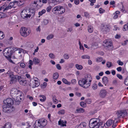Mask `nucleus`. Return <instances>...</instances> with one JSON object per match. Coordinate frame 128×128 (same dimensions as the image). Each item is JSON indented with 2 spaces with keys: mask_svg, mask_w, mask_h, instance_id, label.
Wrapping results in <instances>:
<instances>
[{
  "mask_svg": "<svg viewBox=\"0 0 128 128\" xmlns=\"http://www.w3.org/2000/svg\"><path fill=\"white\" fill-rule=\"evenodd\" d=\"M56 68L58 69L59 70H60L61 69V67L59 64H57L56 65Z\"/></svg>",
  "mask_w": 128,
  "mask_h": 128,
  "instance_id": "obj_58",
  "label": "nucleus"
},
{
  "mask_svg": "<svg viewBox=\"0 0 128 128\" xmlns=\"http://www.w3.org/2000/svg\"><path fill=\"white\" fill-rule=\"evenodd\" d=\"M103 124L102 122H100L98 119H92L90 121L89 126L90 128H103Z\"/></svg>",
  "mask_w": 128,
  "mask_h": 128,
  "instance_id": "obj_2",
  "label": "nucleus"
},
{
  "mask_svg": "<svg viewBox=\"0 0 128 128\" xmlns=\"http://www.w3.org/2000/svg\"><path fill=\"white\" fill-rule=\"evenodd\" d=\"M75 66L76 68L78 69L81 70L82 68V65H79L78 64H76Z\"/></svg>",
  "mask_w": 128,
  "mask_h": 128,
  "instance_id": "obj_35",
  "label": "nucleus"
},
{
  "mask_svg": "<svg viewBox=\"0 0 128 128\" xmlns=\"http://www.w3.org/2000/svg\"><path fill=\"white\" fill-rule=\"evenodd\" d=\"M52 8V7L51 6H48V7H47L46 9V10L48 12H49L50 11V10Z\"/></svg>",
  "mask_w": 128,
  "mask_h": 128,
  "instance_id": "obj_52",
  "label": "nucleus"
},
{
  "mask_svg": "<svg viewBox=\"0 0 128 128\" xmlns=\"http://www.w3.org/2000/svg\"><path fill=\"white\" fill-rule=\"evenodd\" d=\"M80 105L81 106L83 107H84L85 106V104L83 102H80Z\"/></svg>",
  "mask_w": 128,
  "mask_h": 128,
  "instance_id": "obj_55",
  "label": "nucleus"
},
{
  "mask_svg": "<svg viewBox=\"0 0 128 128\" xmlns=\"http://www.w3.org/2000/svg\"><path fill=\"white\" fill-rule=\"evenodd\" d=\"M7 73L8 75V76L10 78H14L15 76H14L13 73L12 72L8 71Z\"/></svg>",
  "mask_w": 128,
  "mask_h": 128,
  "instance_id": "obj_25",
  "label": "nucleus"
},
{
  "mask_svg": "<svg viewBox=\"0 0 128 128\" xmlns=\"http://www.w3.org/2000/svg\"><path fill=\"white\" fill-rule=\"evenodd\" d=\"M102 60V58L101 57H98L96 59V61L98 62H101Z\"/></svg>",
  "mask_w": 128,
  "mask_h": 128,
  "instance_id": "obj_44",
  "label": "nucleus"
},
{
  "mask_svg": "<svg viewBox=\"0 0 128 128\" xmlns=\"http://www.w3.org/2000/svg\"><path fill=\"white\" fill-rule=\"evenodd\" d=\"M79 44L80 46V50H84V48L83 46H82V44L81 43L80 41H79Z\"/></svg>",
  "mask_w": 128,
  "mask_h": 128,
  "instance_id": "obj_45",
  "label": "nucleus"
},
{
  "mask_svg": "<svg viewBox=\"0 0 128 128\" xmlns=\"http://www.w3.org/2000/svg\"><path fill=\"white\" fill-rule=\"evenodd\" d=\"M18 76H15L14 78H11V79L10 81V84H12L16 82L17 80V78H18Z\"/></svg>",
  "mask_w": 128,
  "mask_h": 128,
  "instance_id": "obj_21",
  "label": "nucleus"
},
{
  "mask_svg": "<svg viewBox=\"0 0 128 128\" xmlns=\"http://www.w3.org/2000/svg\"><path fill=\"white\" fill-rule=\"evenodd\" d=\"M86 102L88 104H90L91 103V100L90 99H88L86 100Z\"/></svg>",
  "mask_w": 128,
  "mask_h": 128,
  "instance_id": "obj_53",
  "label": "nucleus"
},
{
  "mask_svg": "<svg viewBox=\"0 0 128 128\" xmlns=\"http://www.w3.org/2000/svg\"><path fill=\"white\" fill-rule=\"evenodd\" d=\"M54 37V36L53 34H50L48 36L46 37V38L48 40H49L50 39Z\"/></svg>",
  "mask_w": 128,
  "mask_h": 128,
  "instance_id": "obj_39",
  "label": "nucleus"
},
{
  "mask_svg": "<svg viewBox=\"0 0 128 128\" xmlns=\"http://www.w3.org/2000/svg\"><path fill=\"white\" fill-rule=\"evenodd\" d=\"M27 10L28 11V18H30L31 16H33L34 15L35 13L34 10L32 9H28Z\"/></svg>",
  "mask_w": 128,
  "mask_h": 128,
  "instance_id": "obj_18",
  "label": "nucleus"
},
{
  "mask_svg": "<svg viewBox=\"0 0 128 128\" xmlns=\"http://www.w3.org/2000/svg\"><path fill=\"white\" fill-rule=\"evenodd\" d=\"M33 62L35 64H38L40 63V60L37 58H34L33 60Z\"/></svg>",
  "mask_w": 128,
  "mask_h": 128,
  "instance_id": "obj_23",
  "label": "nucleus"
},
{
  "mask_svg": "<svg viewBox=\"0 0 128 128\" xmlns=\"http://www.w3.org/2000/svg\"><path fill=\"white\" fill-rule=\"evenodd\" d=\"M18 79L20 84L23 86H25L27 83V81L22 78L20 76H18Z\"/></svg>",
  "mask_w": 128,
  "mask_h": 128,
  "instance_id": "obj_16",
  "label": "nucleus"
},
{
  "mask_svg": "<svg viewBox=\"0 0 128 128\" xmlns=\"http://www.w3.org/2000/svg\"><path fill=\"white\" fill-rule=\"evenodd\" d=\"M37 121V123L40 126V125L43 127L47 124V121L45 119H40L38 120Z\"/></svg>",
  "mask_w": 128,
  "mask_h": 128,
  "instance_id": "obj_12",
  "label": "nucleus"
},
{
  "mask_svg": "<svg viewBox=\"0 0 128 128\" xmlns=\"http://www.w3.org/2000/svg\"><path fill=\"white\" fill-rule=\"evenodd\" d=\"M112 64L111 62H107L106 65L108 68H110L112 66Z\"/></svg>",
  "mask_w": 128,
  "mask_h": 128,
  "instance_id": "obj_42",
  "label": "nucleus"
},
{
  "mask_svg": "<svg viewBox=\"0 0 128 128\" xmlns=\"http://www.w3.org/2000/svg\"><path fill=\"white\" fill-rule=\"evenodd\" d=\"M92 79L90 75H86L78 81V84L81 86L85 88H87L90 85Z\"/></svg>",
  "mask_w": 128,
  "mask_h": 128,
  "instance_id": "obj_1",
  "label": "nucleus"
},
{
  "mask_svg": "<svg viewBox=\"0 0 128 128\" xmlns=\"http://www.w3.org/2000/svg\"><path fill=\"white\" fill-rule=\"evenodd\" d=\"M116 76L117 77L120 79L122 80V76L120 74H116Z\"/></svg>",
  "mask_w": 128,
  "mask_h": 128,
  "instance_id": "obj_56",
  "label": "nucleus"
},
{
  "mask_svg": "<svg viewBox=\"0 0 128 128\" xmlns=\"http://www.w3.org/2000/svg\"><path fill=\"white\" fill-rule=\"evenodd\" d=\"M117 63L119 65L122 66L124 64L123 62L121 61L120 60H118L117 62Z\"/></svg>",
  "mask_w": 128,
  "mask_h": 128,
  "instance_id": "obj_51",
  "label": "nucleus"
},
{
  "mask_svg": "<svg viewBox=\"0 0 128 128\" xmlns=\"http://www.w3.org/2000/svg\"><path fill=\"white\" fill-rule=\"evenodd\" d=\"M28 10L27 9L23 10L21 13L22 17L24 18H28Z\"/></svg>",
  "mask_w": 128,
  "mask_h": 128,
  "instance_id": "obj_13",
  "label": "nucleus"
},
{
  "mask_svg": "<svg viewBox=\"0 0 128 128\" xmlns=\"http://www.w3.org/2000/svg\"><path fill=\"white\" fill-rule=\"evenodd\" d=\"M19 92H21L18 90L16 88H12L10 90V92L11 96L14 97H15V96L18 94Z\"/></svg>",
  "mask_w": 128,
  "mask_h": 128,
  "instance_id": "obj_11",
  "label": "nucleus"
},
{
  "mask_svg": "<svg viewBox=\"0 0 128 128\" xmlns=\"http://www.w3.org/2000/svg\"><path fill=\"white\" fill-rule=\"evenodd\" d=\"M34 128H44V127L40 125H39L37 123V122H36L34 125Z\"/></svg>",
  "mask_w": 128,
  "mask_h": 128,
  "instance_id": "obj_26",
  "label": "nucleus"
},
{
  "mask_svg": "<svg viewBox=\"0 0 128 128\" xmlns=\"http://www.w3.org/2000/svg\"><path fill=\"white\" fill-rule=\"evenodd\" d=\"M4 104H6L8 106H12L11 105L13 104V100L10 98H8L6 100H4Z\"/></svg>",
  "mask_w": 128,
  "mask_h": 128,
  "instance_id": "obj_14",
  "label": "nucleus"
},
{
  "mask_svg": "<svg viewBox=\"0 0 128 128\" xmlns=\"http://www.w3.org/2000/svg\"><path fill=\"white\" fill-rule=\"evenodd\" d=\"M12 8V6H11L10 5V4H9L7 6V8H6V10H8L9 9H10Z\"/></svg>",
  "mask_w": 128,
  "mask_h": 128,
  "instance_id": "obj_61",
  "label": "nucleus"
},
{
  "mask_svg": "<svg viewBox=\"0 0 128 128\" xmlns=\"http://www.w3.org/2000/svg\"><path fill=\"white\" fill-rule=\"evenodd\" d=\"M101 30L104 33H106L109 31L110 29L107 25L102 24L101 26Z\"/></svg>",
  "mask_w": 128,
  "mask_h": 128,
  "instance_id": "obj_15",
  "label": "nucleus"
},
{
  "mask_svg": "<svg viewBox=\"0 0 128 128\" xmlns=\"http://www.w3.org/2000/svg\"><path fill=\"white\" fill-rule=\"evenodd\" d=\"M41 0H37L36 1H35L34 2V4H37L39 2L40 3H41Z\"/></svg>",
  "mask_w": 128,
  "mask_h": 128,
  "instance_id": "obj_63",
  "label": "nucleus"
},
{
  "mask_svg": "<svg viewBox=\"0 0 128 128\" xmlns=\"http://www.w3.org/2000/svg\"><path fill=\"white\" fill-rule=\"evenodd\" d=\"M57 11H58V12L59 14H62L65 12V9L62 6H57L53 8L52 12L54 14H56Z\"/></svg>",
  "mask_w": 128,
  "mask_h": 128,
  "instance_id": "obj_3",
  "label": "nucleus"
},
{
  "mask_svg": "<svg viewBox=\"0 0 128 128\" xmlns=\"http://www.w3.org/2000/svg\"><path fill=\"white\" fill-rule=\"evenodd\" d=\"M3 54L6 58H10L12 54L11 50L7 48H6L3 52Z\"/></svg>",
  "mask_w": 128,
  "mask_h": 128,
  "instance_id": "obj_10",
  "label": "nucleus"
},
{
  "mask_svg": "<svg viewBox=\"0 0 128 128\" xmlns=\"http://www.w3.org/2000/svg\"><path fill=\"white\" fill-rule=\"evenodd\" d=\"M58 77V74L57 73H55L54 74L53 78L54 80L57 79Z\"/></svg>",
  "mask_w": 128,
  "mask_h": 128,
  "instance_id": "obj_36",
  "label": "nucleus"
},
{
  "mask_svg": "<svg viewBox=\"0 0 128 128\" xmlns=\"http://www.w3.org/2000/svg\"><path fill=\"white\" fill-rule=\"evenodd\" d=\"M114 121L112 119H110L108 120L106 122L104 126L106 128H108L112 126L113 124L112 127L114 128L115 127L117 124V122L114 124Z\"/></svg>",
  "mask_w": 128,
  "mask_h": 128,
  "instance_id": "obj_9",
  "label": "nucleus"
},
{
  "mask_svg": "<svg viewBox=\"0 0 128 128\" xmlns=\"http://www.w3.org/2000/svg\"><path fill=\"white\" fill-rule=\"evenodd\" d=\"M39 97L40 98V100L41 102H45L46 100V97L43 95H40L39 96Z\"/></svg>",
  "mask_w": 128,
  "mask_h": 128,
  "instance_id": "obj_19",
  "label": "nucleus"
},
{
  "mask_svg": "<svg viewBox=\"0 0 128 128\" xmlns=\"http://www.w3.org/2000/svg\"><path fill=\"white\" fill-rule=\"evenodd\" d=\"M84 16L86 18L89 17V14L87 12H84Z\"/></svg>",
  "mask_w": 128,
  "mask_h": 128,
  "instance_id": "obj_49",
  "label": "nucleus"
},
{
  "mask_svg": "<svg viewBox=\"0 0 128 128\" xmlns=\"http://www.w3.org/2000/svg\"><path fill=\"white\" fill-rule=\"evenodd\" d=\"M65 113V110L64 109H62L58 112V114H64Z\"/></svg>",
  "mask_w": 128,
  "mask_h": 128,
  "instance_id": "obj_31",
  "label": "nucleus"
},
{
  "mask_svg": "<svg viewBox=\"0 0 128 128\" xmlns=\"http://www.w3.org/2000/svg\"><path fill=\"white\" fill-rule=\"evenodd\" d=\"M103 42L104 44V46L106 49L110 50L113 48L112 42L110 40H105Z\"/></svg>",
  "mask_w": 128,
  "mask_h": 128,
  "instance_id": "obj_6",
  "label": "nucleus"
},
{
  "mask_svg": "<svg viewBox=\"0 0 128 128\" xmlns=\"http://www.w3.org/2000/svg\"><path fill=\"white\" fill-rule=\"evenodd\" d=\"M49 57L52 59H54L55 58V56L54 54L52 53H50L49 55Z\"/></svg>",
  "mask_w": 128,
  "mask_h": 128,
  "instance_id": "obj_47",
  "label": "nucleus"
},
{
  "mask_svg": "<svg viewBox=\"0 0 128 128\" xmlns=\"http://www.w3.org/2000/svg\"><path fill=\"white\" fill-rule=\"evenodd\" d=\"M122 111H118L117 112L118 118H119L122 115Z\"/></svg>",
  "mask_w": 128,
  "mask_h": 128,
  "instance_id": "obj_32",
  "label": "nucleus"
},
{
  "mask_svg": "<svg viewBox=\"0 0 128 128\" xmlns=\"http://www.w3.org/2000/svg\"><path fill=\"white\" fill-rule=\"evenodd\" d=\"M20 32L21 35L23 37H26L28 36L30 33L29 30L24 27H22L20 30Z\"/></svg>",
  "mask_w": 128,
  "mask_h": 128,
  "instance_id": "obj_4",
  "label": "nucleus"
},
{
  "mask_svg": "<svg viewBox=\"0 0 128 128\" xmlns=\"http://www.w3.org/2000/svg\"><path fill=\"white\" fill-rule=\"evenodd\" d=\"M12 125L11 123L9 122L6 123L4 125V127L1 128H11Z\"/></svg>",
  "mask_w": 128,
  "mask_h": 128,
  "instance_id": "obj_22",
  "label": "nucleus"
},
{
  "mask_svg": "<svg viewBox=\"0 0 128 128\" xmlns=\"http://www.w3.org/2000/svg\"><path fill=\"white\" fill-rule=\"evenodd\" d=\"M33 81H31L30 82V85L32 88L38 86L40 85V82H38V79L36 78H34Z\"/></svg>",
  "mask_w": 128,
  "mask_h": 128,
  "instance_id": "obj_7",
  "label": "nucleus"
},
{
  "mask_svg": "<svg viewBox=\"0 0 128 128\" xmlns=\"http://www.w3.org/2000/svg\"><path fill=\"white\" fill-rule=\"evenodd\" d=\"M79 126L80 128H86V124L85 122H83L80 123Z\"/></svg>",
  "mask_w": 128,
  "mask_h": 128,
  "instance_id": "obj_27",
  "label": "nucleus"
},
{
  "mask_svg": "<svg viewBox=\"0 0 128 128\" xmlns=\"http://www.w3.org/2000/svg\"><path fill=\"white\" fill-rule=\"evenodd\" d=\"M20 66L22 68H24L26 66L25 64L23 62L21 63L20 64Z\"/></svg>",
  "mask_w": 128,
  "mask_h": 128,
  "instance_id": "obj_54",
  "label": "nucleus"
},
{
  "mask_svg": "<svg viewBox=\"0 0 128 128\" xmlns=\"http://www.w3.org/2000/svg\"><path fill=\"white\" fill-rule=\"evenodd\" d=\"M6 16V15L4 13L0 12V18H4Z\"/></svg>",
  "mask_w": 128,
  "mask_h": 128,
  "instance_id": "obj_37",
  "label": "nucleus"
},
{
  "mask_svg": "<svg viewBox=\"0 0 128 128\" xmlns=\"http://www.w3.org/2000/svg\"><path fill=\"white\" fill-rule=\"evenodd\" d=\"M81 58L82 59H89L90 58V56L88 55H83L82 56Z\"/></svg>",
  "mask_w": 128,
  "mask_h": 128,
  "instance_id": "obj_33",
  "label": "nucleus"
},
{
  "mask_svg": "<svg viewBox=\"0 0 128 128\" xmlns=\"http://www.w3.org/2000/svg\"><path fill=\"white\" fill-rule=\"evenodd\" d=\"M8 4L6 3H4V4L0 8V10H2L3 11L5 12L7 11V10L6 9V8H7Z\"/></svg>",
  "mask_w": 128,
  "mask_h": 128,
  "instance_id": "obj_20",
  "label": "nucleus"
},
{
  "mask_svg": "<svg viewBox=\"0 0 128 128\" xmlns=\"http://www.w3.org/2000/svg\"><path fill=\"white\" fill-rule=\"evenodd\" d=\"M102 81L105 84H106L108 82V78L106 76H104L102 78Z\"/></svg>",
  "mask_w": 128,
  "mask_h": 128,
  "instance_id": "obj_24",
  "label": "nucleus"
},
{
  "mask_svg": "<svg viewBox=\"0 0 128 128\" xmlns=\"http://www.w3.org/2000/svg\"><path fill=\"white\" fill-rule=\"evenodd\" d=\"M124 31H126L128 30V23L125 24L123 28Z\"/></svg>",
  "mask_w": 128,
  "mask_h": 128,
  "instance_id": "obj_38",
  "label": "nucleus"
},
{
  "mask_svg": "<svg viewBox=\"0 0 128 128\" xmlns=\"http://www.w3.org/2000/svg\"><path fill=\"white\" fill-rule=\"evenodd\" d=\"M124 83L125 85L128 86V77L126 78L124 81Z\"/></svg>",
  "mask_w": 128,
  "mask_h": 128,
  "instance_id": "obj_48",
  "label": "nucleus"
},
{
  "mask_svg": "<svg viewBox=\"0 0 128 128\" xmlns=\"http://www.w3.org/2000/svg\"><path fill=\"white\" fill-rule=\"evenodd\" d=\"M76 111L78 113L83 112H84V110L83 108H77Z\"/></svg>",
  "mask_w": 128,
  "mask_h": 128,
  "instance_id": "obj_28",
  "label": "nucleus"
},
{
  "mask_svg": "<svg viewBox=\"0 0 128 128\" xmlns=\"http://www.w3.org/2000/svg\"><path fill=\"white\" fill-rule=\"evenodd\" d=\"M117 83V80L116 79L114 80L112 82V84L114 85H116Z\"/></svg>",
  "mask_w": 128,
  "mask_h": 128,
  "instance_id": "obj_60",
  "label": "nucleus"
},
{
  "mask_svg": "<svg viewBox=\"0 0 128 128\" xmlns=\"http://www.w3.org/2000/svg\"><path fill=\"white\" fill-rule=\"evenodd\" d=\"M99 10L100 12V14L103 13L105 11V10L101 8H99Z\"/></svg>",
  "mask_w": 128,
  "mask_h": 128,
  "instance_id": "obj_57",
  "label": "nucleus"
},
{
  "mask_svg": "<svg viewBox=\"0 0 128 128\" xmlns=\"http://www.w3.org/2000/svg\"><path fill=\"white\" fill-rule=\"evenodd\" d=\"M49 21L48 20L45 19L44 20L42 23L44 25L47 24L48 23Z\"/></svg>",
  "mask_w": 128,
  "mask_h": 128,
  "instance_id": "obj_41",
  "label": "nucleus"
},
{
  "mask_svg": "<svg viewBox=\"0 0 128 128\" xmlns=\"http://www.w3.org/2000/svg\"><path fill=\"white\" fill-rule=\"evenodd\" d=\"M46 12V10L44 9L42 10L40 12H38V14L39 16H42L43 14L45 13Z\"/></svg>",
  "mask_w": 128,
  "mask_h": 128,
  "instance_id": "obj_34",
  "label": "nucleus"
},
{
  "mask_svg": "<svg viewBox=\"0 0 128 128\" xmlns=\"http://www.w3.org/2000/svg\"><path fill=\"white\" fill-rule=\"evenodd\" d=\"M117 71L119 72H121L122 70V68L121 66H119L116 68Z\"/></svg>",
  "mask_w": 128,
  "mask_h": 128,
  "instance_id": "obj_59",
  "label": "nucleus"
},
{
  "mask_svg": "<svg viewBox=\"0 0 128 128\" xmlns=\"http://www.w3.org/2000/svg\"><path fill=\"white\" fill-rule=\"evenodd\" d=\"M16 102H20L24 99V94L22 92H19L15 97H12Z\"/></svg>",
  "mask_w": 128,
  "mask_h": 128,
  "instance_id": "obj_8",
  "label": "nucleus"
},
{
  "mask_svg": "<svg viewBox=\"0 0 128 128\" xmlns=\"http://www.w3.org/2000/svg\"><path fill=\"white\" fill-rule=\"evenodd\" d=\"M71 82L72 84H75L76 83V79H73L72 80Z\"/></svg>",
  "mask_w": 128,
  "mask_h": 128,
  "instance_id": "obj_62",
  "label": "nucleus"
},
{
  "mask_svg": "<svg viewBox=\"0 0 128 128\" xmlns=\"http://www.w3.org/2000/svg\"><path fill=\"white\" fill-rule=\"evenodd\" d=\"M4 37V33L2 31H0V39H2Z\"/></svg>",
  "mask_w": 128,
  "mask_h": 128,
  "instance_id": "obj_40",
  "label": "nucleus"
},
{
  "mask_svg": "<svg viewBox=\"0 0 128 128\" xmlns=\"http://www.w3.org/2000/svg\"><path fill=\"white\" fill-rule=\"evenodd\" d=\"M64 58L66 59H68L69 58V56L68 54H66L64 55Z\"/></svg>",
  "mask_w": 128,
  "mask_h": 128,
  "instance_id": "obj_50",
  "label": "nucleus"
},
{
  "mask_svg": "<svg viewBox=\"0 0 128 128\" xmlns=\"http://www.w3.org/2000/svg\"><path fill=\"white\" fill-rule=\"evenodd\" d=\"M74 2L76 4L78 5V4L79 3V0H74Z\"/></svg>",
  "mask_w": 128,
  "mask_h": 128,
  "instance_id": "obj_64",
  "label": "nucleus"
},
{
  "mask_svg": "<svg viewBox=\"0 0 128 128\" xmlns=\"http://www.w3.org/2000/svg\"><path fill=\"white\" fill-rule=\"evenodd\" d=\"M107 93L108 92L106 90L102 89L100 91V95L101 97L104 98L106 96Z\"/></svg>",
  "mask_w": 128,
  "mask_h": 128,
  "instance_id": "obj_17",
  "label": "nucleus"
},
{
  "mask_svg": "<svg viewBox=\"0 0 128 128\" xmlns=\"http://www.w3.org/2000/svg\"><path fill=\"white\" fill-rule=\"evenodd\" d=\"M88 30L89 32L90 33H92L93 31V29L92 26H88Z\"/></svg>",
  "mask_w": 128,
  "mask_h": 128,
  "instance_id": "obj_29",
  "label": "nucleus"
},
{
  "mask_svg": "<svg viewBox=\"0 0 128 128\" xmlns=\"http://www.w3.org/2000/svg\"><path fill=\"white\" fill-rule=\"evenodd\" d=\"M98 88L97 84H94L92 86V88L94 90H96Z\"/></svg>",
  "mask_w": 128,
  "mask_h": 128,
  "instance_id": "obj_43",
  "label": "nucleus"
},
{
  "mask_svg": "<svg viewBox=\"0 0 128 128\" xmlns=\"http://www.w3.org/2000/svg\"><path fill=\"white\" fill-rule=\"evenodd\" d=\"M62 81L65 84L68 85H70V82H68L64 78H63L62 79Z\"/></svg>",
  "mask_w": 128,
  "mask_h": 128,
  "instance_id": "obj_30",
  "label": "nucleus"
},
{
  "mask_svg": "<svg viewBox=\"0 0 128 128\" xmlns=\"http://www.w3.org/2000/svg\"><path fill=\"white\" fill-rule=\"evenodd\" d=\"M2 111L6 113H10L13 112L14 110L13 106H8L6 104H4L2 106Z\"/></svg>",
  "mask_w": 128,
  "mask_h": 128,
  "instance_id": "obj_5",
  "label": "nucleus"
},
{
  "mask_svg": "<svg viewBox=\"0 0 128 128\" xmlns=\"http://www.w3.org/2000/svg\"><path fill=\"white\" fill-rule=\"evenodd\" d=\"M58 124L62 126H66V125L65 124H64L63 122L60 121H58Z\"/></svg>",
  "mask_w": 128,
  "mask_h": 128,
  "instance_id": "obj_46",
  "label": "nucleus"
}]
</instances>
